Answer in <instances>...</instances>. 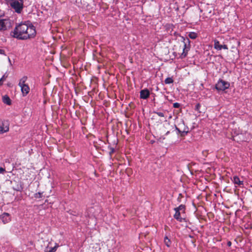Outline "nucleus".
Wrapping results in <instances>:
<instances>
[{"label": "nucleus", "instance_id": "obj_1", "mask_svg": "<svg viewBox=\"0 0 252 252\" xmlns=\"http://www.w3.org/2000/svg\"><path fill=\"white\" fill-rule=\"evenodd\" d=\"M11 34L15 38L25 40L34 37L36 31L32 24L22 23L17 26Z\"/></svg>", "mask_w": 252, "mask_h": 252}, {"label": "nucleus", "instance_id": "obj_2", "mask_svg": "<svg viewBox=\"0 0 252 252\" xmlns=\"http://www.w3.org/2000/svg\"><path fill=\"white\" fill-rule=\"evenodd\" d=\"M27 76H23L20 80L19 83V86L21 88V90L23 96H26L30 92V88L29 86L26 84L27 80Z\"/></svg>", "mask_w": 252, "mask_h": 252}, {"label": "nucleus", "instance_id": "obj_3", "mask_svg": "<svg viewBox=\"0 0 252 252\" xmlns=\"http://www.w3.org/2000/svg\"><path fill=\"white\" fill-rule=\"evenodd\" d=\"M10 5L17 13H21L23 8V2L14 0L10 3Z\"/></svg>", "mask_w": 252, "mask_h": 252}, {"label": "nucleus", "instance_id": "obj_4", "mask_svg": "<svg viewBox=\"0 0 252 252\" xmlns=\"http://www.w3.org/2000/svg\"><path fill=\"white\" fill-rule=\"evenodd\" d=\"M230 86L228 82L220 80L216 85V88L219 91H224Z\"/></svg>", "mask_w": 252, "mask_h": 252}, {"label": "nucleus", "instance_id": "obj_5", "mask_svg": "<svg viewBox=\"0 0 252 252\" xmlns=\"http://www.w3.org/2000/svg\"><path fill=\"white\" fill-rule=\"evenodd\" d=\"M11 27V22L8 19H0V31H6Z\"/></svg>", "mask_w": 252, "mask_h": 252}, {"label": "nucleus", "instance_id": "obj_6", "mask_svg": "<svg viewBox=\"0 0 252 252\" xmlns=\"http://www.w3.org/2000/svg\"><path fill=\"white\" fill-rule=\"evenodd\" d=\"M9 130V124L7 122H3L0 126V133L2 134Z\"/></svg>", "mask_w": 252, "mask_h": 252}, {"label": "nucleus", "instance_id": "obj_7", "mask_svg": "<svg viewBox=\"0 0 252 252\" xmlns=\"http://www.w3.org/2000/svg\"><path fill=\"white\" fill-rule=\"evenodd\" d=\"M0 219L4 224H6L10 221V215L7 213H3L0 215Z\"/></svg>", "mask_w": 252, "mask_h": 252}, {"label": "nucleus", "instance_id": "obj_8", "mask_svg": "<svg viewBox=\"0 0 252 252\" xmlns=\"http://www.w3.org/2000/svg\"><path fill=\"white\" fill-rule=\"evenodd\" d=\"M149 95H150V92L147 89L142 90L140 92V98H141V99H146L149 97Z\"/></svg>", "mask_w": 252, "mask_h": 252}, {"label": "nucleus", "instance_id": "obj_9", "mask_svg": "<svg viewBox=\"0 0 252 252\" xmlns=\"http://www.w3.org/2000/svg\"><path fill=\"white\" fill-rule=\"evenodd\" d=\"M214 48L219 50H220L222 49H228L227 46L226 45H220V42L218 40H214Z\"/></svg>", "mask_w": 252, "mask_h": 252}, {"label": "nucleus", "instance_id": "obj_10", "mask_svg": "<svg viewBox=\"0 0 252 252\" xmlns=\"http://www.w3.org/2000/svg\"><path fill=\"white\" fill-rule=\"evenodd\" d=\"M232 181L234 184L238 186L243 187L244 186V181L243 180H241L237 176H234L233 177Z\"/></svg>", "mask_w": 252, "mask_h": 252}, {"label": "nucleus", "instance_id": "obj_11", "mask_svg": "<svg viewBox=\"0 0 252 252\" xmlns=\"http://www.w3.org/2000/svg\"><path fill=\"white\" fill-rule=\"evenodd\" d=\"M189 50V47L187 45L186 43L184 42L183 48V52L181 55V58L186 57L188 54V52Z\"/></svg>", "mask_w": 252, "mask_h": 252}, {"label": "nucleus", "instance_id": "obj_12", "mask_svg": "<svg viewBox=\"0 0 252 252\" xmlns=\"http://www.w3.org/2000/svg\"><path fill=\"white\" fill-rule=\"evenodd\" d=\"M175 211V214L174 215V218L176 220H178L179 221L182 222L183 219L182 217H181V214L183 213H181V212H179L177 211Z\"/></svg>", "mask_w": 252, "mask_h": 252}, {"label": "nucleus", "instance_id": "obj_13", "mask_svg": "<svg viewBox=\"0 0 252 252\" xmlns=\"http://www.w3.org/2000/svg\"><path fill=\"white\" fill-rule=\"evenodd\" d=\"M2 101L4 103L6 104L7 105H9L11 103L9 97L7 95H5L2 97Z\"/></svg>", "mask_w": 252, "mask_h": 252}, {"label": "nucleus", "instance_id": "obj_14", "mask_svg": "<svg viewBox=\"0 0 252 252\" xmlns=\"http://www.w3.org/2000/svg\"><path fill=\"white\" fill-rule=\"evenodd\" d=\"M174 210L181 212L183 214H184L185 213V206L183 205H181L178 207L175 208Z\"/></svg>", "mask_w": 252, "mask_h": 252}, {"label": "nucleus", "instance_id": "obj_15", "mask_svg": "<svg viewBox=\"0 0 252 252\" xmlns=\"http://www.w3.org/2000/svg\"><path fill=\"white\" fill-rule=\"evenodd\" d=\"M57 247H58V246H55V247H54L53 248H50V247H49V246H47L46 248L45 252H55L57 250Z\"/></svg>", "mask_w": 252, "mask_h": 252}, {"label": "nucleus", "instance_id": "obj_16", "mask_svg": "<svg viewBox=\"0 0 252 252\" xmlns=\"http://www.w3.org/2000/svg\"><path fill=\"white\" fill-rule=\"evenodd\" d=\"M188 36L190 38L194 39L197 37V34L194 32H190L189 33Z\"/></svg>", "mask_w": 252, "mask_h": 252}, {"label": "nucleus", "instance_id": "obj_17", "mask_svg": "<svg viewBox=\"0 0 252 252\" xmlns=\"http://www.w3.org/2000/svg\"><path fill=\"white\" fill-rule=\"evenodd\" d=\"M164 242L165 244L168 247H169L171 244V241L170 239L167 236L164 237Z\"/></svg>", "mask_w": 252, "mask_h": 252}, {"label": "nucleus", "instance_id": "obj_18", "mask_svg": "<svg viewBox=\"0 0 252 252\" xmlns=\"http://www.w3.org/2000/svg\"><path fill=\"white\" fill-rule=\"evenodd\" d=\"M164 82L166 84H171L173 82V80L171 77H168L165 80Z\"/></svg>", "mask_w": 252, "mask_h": 252}, {"label": "nucleus", "instance_id": "obj_19", "mask_svg": "<svg viewBox=\"0 0 252 252\" xmlns=\"http://www.w3.org/2000/svg\"><path fill=\"white\" fill-rule=\"evenodd\" d=\"M7 76L4 75L0 79V86L2 85L3 82L6 80Z\"/></svg>", "mask_w": 252, "mask_h": 252}, {"label": "nucleus", "instance_id": "obj_20", "mask_svg": "<svg viewBox=\"0 0 252 252\" xmlns=\"http://www.w3.org/2000/svg\"><path fill=\"white\" fill-rule=\"evenodd\" d=\"M180 104L179 103L175 102V103H173V107H174V108H178L180 107Z\"/></svg>", "mask_w": 252, "mask_h": 252}, {"label": "nucleus", "instance_id": "obj_21", "mask_svg": "<svg viewBox=\"0 0 252 252\" xmlns=\"http://www.w3.org/2000/svg\"><path fill=\"white\" fill-rule=\"evenodd\" d=\"M34 196L36 198H41V193H40V192L36 193L35 194Z\"/></svg>", "mask_w": 252, "mask_h": 252}, {"label": "nucleus", "instance_id": "obj_22", "mask_svg": "<svg viewBox=\"0 0 252 252\" xmlns=\"http://www.w3.org/2000/svg\"><path fill=\"white\" fill-rule=\"evenodd\" d=\"M156 114L159 117H163L164 116V115L163 114V113L162 112H156Z\"/></svg>", "mask_w": 252, "mask_h": 252}, {"label": "nucleus", "instance_id": "obj_23", "mask_svg": "<svg viewBox=\"0 0 252 252\" xmlns=\"http://www.w3.org/2000/svg\"><path fill=\"white\" fill-rule=\"evenodd\" d=\"M201 107V105L199 103H197L195 105V110H197V111H199V108L200 107Z\"/></svg>", "mask_w": 252, "mask_h": 252}, {"label": "nucleus", "instance_id": "obj_24", "mask_svg": "<svg viewBox=\"0 0 252 252\" xmlns=\"http://www.w3.org/2000/svg\"><path fill=\"white\" fill-rule=\"evenodd\" d=\"M5 54V51L2 49L0 48V54L4 55Z\"/></svg>", "mask_w": 252, "mask_h": 252}, {"label": "nucleus", "instance_id": "obj_25", "mask_svg": "<svg viewBox=\"0 0 252 252\" xmlns=\"http://www.w3.org/2000/svg\"><path fill=\"white\" fill-rule=\"evenodd\" d=\"M5 171V169L2 167H0V173H3Z\"/></svg>", "mask_w": 252, "mask_h": 252}, {"label": "nucleus", "instance_id": "obj_26", "mask_svg": "<svg viewBox=\"0 0 252 252\" xmlns=\"http://www.w3.org/2000/svg\"><path fill=\"white\" fill-rule=\"evenodd\" d=\"M176 129L177 131H178L179 132H181V131L180 130V129L177 127H176Z\"/></svg>", "mask_w": 252, "mask_h": 252}, {"label": "nucleus", "instance_id": "obj_27", "mask_svg": "<svg viewBox=\"0 0 252 252\" xmlns=\"http://www.w3.org/2000/svg\"><path fill=\"white\" fill-rule=\"evenodd\" d=\"M93 209H94V208H90L89 210V211L91 213Z\"/></svg>", "mask_w": 252, "mask_h": 252}, {"label": "nucleus", "instance_id": "obj_28", "mask_svg": "<svg viewBox=\"0 0 252 252\" xmlns=\"http://www.w3.org/2000/svg\"><path fill=\"white\" fill-rule=\"evenodd\" d=\"M227 244H228V246H230L231 245V242H228Z\"/></svg>", "mask_w": 252, "mask_h": 252}, {"label": "nucleus", "instance_id": "obj_29", "mask_svg": "<svg viewBox=\"0 0 252 252\" xmlns=\"http://www.w3.org/2000/svg\"><path fill=\"white\" fill-rule=\"evenodd\" d=\"M8 62H9V63H11V61H10V59H9V58H8Z\"/></svg>", "mask_w": 252, "mask_h": 252}, {"label": "nucleus", "instance_id": "obj_30", "mask_svg": "<svg viewBox=\"0 0 252 252\" xmlns=\"http://www.w3.org/2000/svg\"><path fill=\"white\" fill-rule=\"evenodd\" d=\"M187 41L189 43V39H187Z\"/></svg>", "mask_w": 252, "mask_h": 252}]
</instances>
